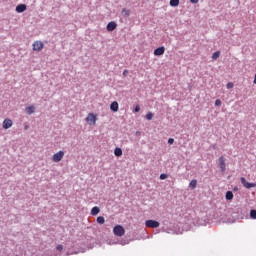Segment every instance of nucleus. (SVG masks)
<instances>
[{
	"label": "nucleus",
	"instance_id": "obj_25",
	"mask_svg": "<svg viewBox=\"0 0 256 256\" xmlns=\"http://www.w3.org/2000/svg\"><path fill=\"white\" fill-rule=\"evenodd\" d=\"M122 13H124V16H129L130 15V11L127 9H122Z\"/></svg>",
	"mask_w": 256,
	"mask_h": 256
},
{
	"label": "nucleus",
	"instance_id": "obj_12",
	"mask_svg": "<svg viewBox=\"0 0 256 256\" xmlns=\"http://www.w3.org/2000/svg\"><path fill=\"white\" fill-rule=\"evenodd\" d=\"M118 109H119V105H118V103H117V101H114V102H112L111 104H110V110L112 111V112H118Z\"/></svg>",
	"mask_w": 256,
	"mask_h": 256
},
{
	"label": "nucleus",
	"instance_id": "obj_6",
	"mask_svg": "<svg viewBox=\"0 0 256 256\" xmlns=\"http://www.w3.org/2000/svg\"><path fill=\"white\" fill-rule=\"evenodd\" d=\"M97 120H98L97 116H95L93 113L88 114L85 119L87 123H93V124H95Z\"/></svg>",
	"mask_w": 256,
	"mask_h": 256
},
{
	"label": "nucleus",
	"instance_id": "obj_19",
	"mask_svg": "<svg viewBox=\"0 0 256 256\" xmlns=\"http://www.w3.org/2000/svg\"><path fill=\"white\" fill-rule=\"evenodd\" d=\"M116 157H121L123 155V150L121 148H116L114 151Z\"/></svg>",
	"mask_w": 256,
	"mask_h": 256
},
{
	"label": "nucleus",
	"instance_id": "obj_29",
	"mask_svg": "<svg viewBox=\"0 0 256 256\" xmlns=\"http://www.w3.org/2000/svg\"><path fill=\"white\" fill-rule=\"evenodd\" d=\"M139 111H140V106L136 105L134 108V113H139Z\"/></svg>",
	"mask_w": 256,
	"mask_h": 256
},
{
	"label": "nucleus",
	"instance_id": "obj_26",
	"mask_svg": "<svg viewBox=\"0 0 256 256\" xmlns=\"http://www.w3.org/2000/svg\"><path fill=\"white\" fill-rule=\"evenodd\" d=\"M234 87V84L232 82H228L226 85L227 89H232Z\"/></svg>",
	"mask_w": 256,
	"mask_h": 256
},
{
	"label": "nucleus",
	"instance_id": "obj_7",
	"mask_svg": "<svg viewBox=\"0 0 256 256\" xmlns=\"http://www.w3.org/2000/svg\"><path fill=\"white\" fill-rule=\"evenodd\" d=\"M218 166L220 167L221 172H224L226 170L225 158L223 156L218 158Z\"/></svg>",
	"mask_w": 256,
	"mask_h": 256
},
{
	"label": "nucleus",
	"instance_id": "obj_10",
	"mask_svg": "<svg viewBox=\"0 0 256 256\" xmlns=\"http://www.w3.org/2000/svg\"><path fill=\"white\" fill-rule=\"evenodd\" d=\"M165 52V48L164 46H160V47H157L155 50H154V55L155 56H162Z\"/></svg>",
	"mask_w": 256,
	"mask_h": 256
},
{
	"label": "nucleus",
	"instance_id": "obj_13",
	"mask_svg": "<svg viewBox=\"0 0 256 256\" xmlns=\"http://www.w3.org/2000/svg\"><path fill=\"white\" fill-rule=\"evenodd\" d=\"M116 27H117V24L115 22H110L107 24L106 29L111 32V31H114Z\"/></svg>",
	"mask_w": 256,
	"mask_h": 256
},
{
	"label": "nucleus",
	"instance_id": "obj_30",
	"mask_svg": "<svg viewBox=\"0 0 256 256\" xmlns=\"http://www.w3.org/2000/svg\"><path fill=\"white\" fill-rule=\"evenodd\" d=\"M167 178H168V174H161L160 175L161 180H164V179H167Z\"/></svg>",
	"mask_w": 256,
	"mask_h": 256
},
{
	"label": "nucleus",
	"instance_id": "obj_23",
	"mask_svg": "<svg viewBox=\"0 0 256 256\" xmlns=\"http://www.w3.org/2000/svg\"><path fill=\"white\" fill-rule=\"evenodd\" d=\"M220 56V51H216L215 53H213L212 55V60H217Z\"/></svg>",
	"mask_w": 256,
	"mask_h": 256
},
{
	"label": "nucleus",
	"instance_id": "obj_16",
	"mask_svg": "<svg viewBox=\"0 0 256 256\" xmlns=\"http://www.w3.org/2000/svg\"><path fill=\"white\" fill-rule=\"evenodd\" d=\"M180 5V0H170L169 1V6L170 7H173V8H176Z\"/></svg>",
	"mask_w": 256,
	"mask_h": 256
},
{
	"label": "nucleus",
	"instance_id": "obj_33",
	"mask_svg": "<svg viewBox=\"0 0 256 256\" xmlns=\"http://www.w3.org/2000/svg\"><path fill=\"white\" fill-rule=\"evenodd\" d=\"M233 191H239V187L235 186V187L233 188Z\"/></svg>",
	"mask_w": 256,
	"mask_h": 256
},
{
	"label": "nucleus",
	"instance_id": "obj_8",
	"mask_svg": "<svg viewBox=\"0 0 256 256\" xmlns=\"http://www.w3.org/2000/svg\"><path fill=\"white\" fill-rule=\"evenodd\" d=\"M44 47V44L41 41H35L33 44V51H41Z\"/></svg>",
	"mask_w": 256,
	"mask_h": 256
},
{
	"label": "nucleus",
	"instance_id": "obj_21",
	"mask_svg": "<svg viewBox=\"0 0 256 256\" xmlns=\"http://www.w3.org/2000/svg\"><path fill=\"white\" fill-rule=\"evenodd\" d=\"M250 218L252 220H256V210L255 209L250 210Z\"/></svg>",
	"mask_w": 256,
	"mask_h": 256
},
{
	"label": "nucleus",
	"instance_id": "obj_17",
	"mask_svg": "<svg viewBox=\"0 0 256 256\" xmlns=\"http://www.w3.org/2000/svg\"><path fill=\"white\" fill-rule=\"evenodd\" d=\"M233 198H234L233 192H232V191H227L226 194H225V199H226L227 201H232Z\"/></svg>",
	"mask_w": 256,
	"mask_h": 256
},
{
	"label": "nucleus",
	"instance_id": "obj_14",
	"mask_svg": "<svg viewBox=\"0 0 256 256\" xmlns=\"http://www.w3.org/2000/svg\"><path fill=\"white\" fill-rule=\"evenodd\" d=\"M41 256H61V252L56 253L55 251H46Z\"/></svg>",
	"mask_w": 256,
	"mask_h": 256
},
{
	"label": "nucleus",
	"instance_id": "obj_24",
	"mask_svg": "<svg viewBox=\"0 0 256 256\" xmlns=\"http://www.w3.org/2000/svg\"><path fill=\"white\" fill-rule=\"evenodd\" d=\"M145 118H146L147 121H151L152 118H153V113H152V112H148V113L146 114Z\"/></svg>",
	"mask_w": 256,
	"mask_h": 256
},
{
	"label": "nucleus",
	"instance_id": "obj_31",
	"mask_svg": "<svg viewBox=\"0 0 256 256\" xmlns=\"http://www.w3.org/2000/svg\"><path fill=\"white\" fill-rule=\"evenodd\" d=\"M173 143H174V139H173V138H169V139H168V144H169V145H173Z\"/></svg>",
	"mask_w": 256,
	"mask_h": 256
},
{
	"label": "nucleus",
	"instance_id": "obj_2",
	"mask_svg": "<svg viewBox=\"0 0 256 256\" xmlns=\"http://www.w3.org/2000/svg\"><path fill=\"white\" fill-rule=\"evenodd\" d=\"M145 226L151 229H157L160 223L157 220L148 219L145 221Z\"/></svg>",
	"mask_w": 256,
	"mask_h": 256
},
{
	"label": "nucleus",
	"instance_id": "obj_27",
	"mask_svg": "<svg viewBox=\"0 0 256 256\" xmlns=\"http://www.w3.org/2000/svg\"><path fill=\"white\" fill-rule=\"evenodd\" d=\"M56 249H57L58 252H62L63 249H64V246H63V245H58V246L56 247Z\"/></svg>",
	"mask_w": 256,
	"mask_h": 256
},
{
	"label": "nucleus",
	"instance_id": "obj_35",
	"mask_svg": "<svg viewBox=\"0 0 256 256\" xmlns=\"http://www.w3.org/2000/svg\"><path fill=\"white\" fill-rule=\"evenodd\" d=\"M128 72H127V70H124L123 71V75H126Z\"/></svg>",
	"mask_w": 256,
	"mask_h": 256
},
{
	"label": "nucleus",
	"instance_id": "obj_15",
	"mask_svg": "<svg viewBox=\"0 0 256 256\" xmlns=\"http://www.w3.org/2000/svg\"><path fill=\"white\" fill-rule=\"evenodd\" d=\"M25 112L27 115H33L35 113V107L34 106L26 107Z\"/></svg>",
	"mask_w": 256,
	"mask_h": 256
},
{
	"label": "nucleus",
	"instance_id": "obj_32",
	"mask_svg": "<svg viewBox=\"0 0 256 256\" xmlns=\"http://www.w3.org/2000/svg\"><path fill=\"white\" fill-rule=\"evenodd\" d=\"M190 2H191L192 4H197V3L199 2V0H190Z\"/></svg>",
	"mask_w": 256,
	"mask_h": 256
},
{
	"label": "nucleus",
	"instance_id": "obj_18",
	"mask_svg": "<svg viewBox=\"0 0 256 256\" xmlns=\"http://www.w3.org/2000/svg\"><path fill=\"white\" fill-rule=\"evenodd\" d=\"M100 213V208L98 207V206H94L93 208H92V210H91V214L93 215V216H96V215H98Z\"/></svg>",
	"mask_w": 256,
	"mask_h": 256
},
{
	"label": "nucleus",
	"instance_id": "obj_34",
	"mask_svg": "<svg viewBox=\"0 0 256 256\" xmlns=\"http://www.w3.org/2000/svg\"><path fill=\"white\" fill-rule=\"evenodd\" d=\"M69 255H71V254L68 253V252H66V253L63 254V256H69Z\"/></svg>",
	"mask_w": 256,
	"mask_h": 256
},
{
	"label": "nucleus",
	"instance_id": "obj_11",
	"mask_svg": "<svg viewBox=\"0 0 256 256\" xmlns=\"http://www.w3.org/2000/svg\"><path fill=\"white\" fill-rule=\"evenodd\" d=\"M12 125H13L12 120H10V119L3 120V128L4 129H9L12 127Z\"/></svg>",
	"mask_w": 256,
	"mask_h": 256
},
{
	"label": "nucleus",
	"instance_id": "obj_1",
	"mask_svg": "<svg viewBox=\"0 0 256 256\" xmlns=\"http://www.w3.org/2000/svg\"><path fill=\"white\" fill-rule=\"evenodd\" d=\"M0 256H18V255L15 253V246L6 245L0 249Z\"/></svg>",
	"mask_w": 256,
	"mask_h": 256
},
{
	"label": "nucleus",
	"instance_id": "obj_28",
	"mask_svg": "<svg viewBox=\"0 0 256 256\" xmlns=\"http://www.w3.org/2000/svg\"><path fill=\"white\" fill-rule=\"evenodd\" d=\"M222 105V102L220 99H216L215 100V106H221Z\"/></svg>",
	"mask_w": 256,
	"mask_h": 256
},
{
	"label": "nucleus",
	"instance_id": "obj_38",
	"mask_svg": "<svg viewBox=\"0 0 256 256\" xmlns=\"http://www.w3.org/2000/svg\"><path fill=\"white\" fill-rule=\"evenodd\" d=\"M109 245H112L111 241L109 242Z\"/></svg>",
	"mask_w": 256,
	"mask_h": 256
},
{
	"label": "nucleus",
	"instance_id": "obj_36",
	"mask_svg": "<svg viewBox=\"0 0 256 256\" xmlns=\"http://www.w3.org/2000/svg\"><path fill=\"white\" fill-rule=\"evenodd\" d=\"M28 128H29V126H25V127H24L25 130H28Z\"/></svg>",
	"mask_w": 256,
	"mask_h": 256
},
{
	"label": "nucleus",
	"instance_id": "obj_9",
	"mask_svg": "<svg viewBox=\"0 0 256 256\" xmlns=\"http://www.w3.org/2000/svg\"><path fill=\"white\" fill-rule=\"evenodd\" d=\"M27 10V5L26 4H18L15 8V11L17 13H23L24 11Z\"/></svg>",
	"mask_w": 256,
	"mask_h": 256
},
{
	"label": "nucleus",
	"instance_id": "obj_37",
	"mask_svg": "<svg viewBox=\"0 0 256 256\" xmlns=\"http://www.w3.org/2000/svg\"><path fill=\"white\" fill-rule=\"evenodd\" d=\"M254 83L256 84V74H255V78H254Z\"/></svg>",
	"mask_w": 256,
	"mask_h": 256
},
{
	"label": "nucleus",
	"instance_id": "obj_22",
	"mask_svg": "<svg viewBox=\"0 0 256 256\" xmlns=\"http://www.w3.org/2000/svg\"><path fill=\"white\" fill-rule=\"evenodd\" d=\"M97 223H98V224H104V223H105V218H104V216H98V217H97Z\"/></svg>",
	"mask_w": 256,
	"mask_h": 256
},
{
	"label": "nucleus",
	"instance_id": "obj_3",
	"mask_svg": "<svg viewBox=\"0 0 256 256\" xmlns=\"http://www.w3.org/2000/svg\"><path fill=\"white\" fill-rule=\"evenodd\" d=\"M65 156V152L64 151H59L57 153H54L52 155V161L55 162V163H58L60 162Z\"/></svg>",
	"mask_w": 256,
	"mask_h": 256
},
{
	"label": "nucleus",
	"instance_id": "obj_20",
	"mask_svg": "<svg viewBox=\"0 0 256 256\" xmlns=\"http://www.w3.org/2000/svg\"><path fill=\"white\" fill-rule=\"evenodd\" d=\"M189 187L194 190L197 187V180L193 179L190 183H189Z\"/></svg>",
	"mask_w": 256,
	"mask_h": 256
},
{
	"label": "nucleus",
	"instance_id": "obj_4",
	"mask_svg": "<svg viewBox=\"0 0 256 256\" xmlns=\"http://www.w3.org/2000/svg\"><path fill=\"white\" fill-rule=\"evenodd\" d=\"M113 232L116 236L122 237L125 234V229L123 228V226L117 225L114 227Z\"/></svg>",
	"mask_w": 256,
	"mask_h": 256
},
{
	"label": "nucleus",
	"instance_id": "obj_5",
	"mask_svg": "<svg viewBox=\"0 0 256 256\" xmlns=\"http://www.w3.org/2000/svg\"><path fill=\"white\" fill-rule=\"evenodd\" d=\"M240 182L243 184V186H244L246 189H251V188L256 187V184H255V183H249V182H247L244 177L240 178Z\"/></svg>",
	"mask_w": 256,
	"mask_h": 256
}]
</instances>
